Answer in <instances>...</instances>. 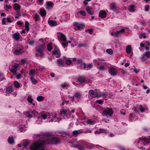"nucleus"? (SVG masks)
<instances>
[{"mask_svg":"<svg viewBox=\"0 0 150 150\" xmlns=\"http://www.w3.org/2000/svg\"><path fill=\"white\" fill-rule=\"evenodd\" d=\"M51 135L49 132H47V144L57 145L61 142L60 138L56 137H49Z\"/></svg>","mask_w":150,"mask_h":150,"instance_id":"1","label":"nucleus"},{"mask_svg":"<svg viewBox=\"0 0 150 150\" xmlns=\"http://www.w3.org/2000/svg\"><path fill=\"white\" fill-rule=\"evenodd\" d=\"M30 150H44L42 144L38 143H33L30 147Z\"/></svg>","mask_w":150,"mask_h":150,"instance_id":"2","label":"nucleus"},{"mask_svg":"<svg viewBox=\"0 0 150 150\" xmlns=\"http://www.w3.org/2000/svg\"><path fill=\"white\" fill-rule=\"evenodd\" d=\"M48 114L49 117H47V121L49 122H55L58 120L57 115L55 112L51 113L50 114L47 113V115Z\"/></svg>","mask_w":150,"mask_h":150,"instance_id":"3","label":"nucleus"},{"mask_svg":"<svg viewBox=\"0 0 150 150\" xmlns=\"http://www.w3.org/2000/svg\"><path fill=\"white\" fill-rule=\"evenodd\" d=\"M57 38L59 41H67V38L65 35L61 32H58L57 34Z\"/></svg>","mask_w":150,"mask_h":150,"instance_id":"4","label":"nucleus"},{"mask_svg":"<svg viewBox=\"0 0 150 150\" xmlns=\"http://www.w3.org/2000/svg\"><path fill=\"white\" fill-rule=\"evenodd\" d=\"M52 54L56 56V57L59 58L61 56V53L57 46H55L54 50L52 51Z\"/></svg>","mask_w":150,"mask_h":150,"instance_id":"5","label":"nucleus"},{"mask_svg":"<svg viewBox=\"0 0 150 150\" xmlns=\"http://www.w3.org/2000/svg\"><path fill=\"white\" fill-rule=\"evenodd\" d=\"M103 114L105 116L108 115L112 116L113 113V111L111 108H108L103 110Z\"/></svg>","mask_w":150,"mask_h":150,"instance_id":"6","label":"nucleus"},{"mask_svg":"<svg viewBox=\"0 0 150 150\" xmlns=\"http://www.w3.org/2000/svg\"><path fill=\"white\" fill-rule=\"evenodd\" d=\"M73 24V25L79 30L84 28L85 27L83 24L79 23L77 22H74Z\"/></svg>","mask_w":150,"mask_h":150,"instance_id":"7","label":"nucleus"},{"mask_svg":"<svg viewBox=\"0 0 150 150\" xmlns=\"http://www.w3.org/2000/svg\"><path fill=\"white\" fill-rule=\"evenodd\" d=\"M97 90V89H95V91L92 90H89V93L90 96L93 98L96 97L98 98V92L96 91Z\"/></svg>","mask_w":150,"mask_h":150,"instance_id":"8","label":"nucleus"},{"mask_svg":"<svg viewBox=\"0 0 150 150\" xmlns=\"http://www.w3.org/2000/svg\"><path fill=\"white\" fill-rule=\"evenodd\" d=\"M44 43L37 46L36 47V51L41 53L44 49Z\"/></svg>","mask_w":150,"mask_h":150,"instance_id":"9","label":"nucleus"},{"mask_svg":"<svg viewBox=\"0 0 150 150\" xmlns=\"http://www.w3.org/2000/svg\"><path fill=\"white\" fill-rule=\"evenodd\" d=\"M109 72L112 76L115 75L117 72V70L114 67H111L108 69Z\"/></svg>","mask_w":150,"mask_h":150,"instance_id":"10","label":"nucleus"},{"mask_svg":"<svg viewBox=\"0 0 150 150\" xmlns=\"http://www.w3.org/2000/svg\"><path fill=\"white\" fill-rule=\"evenodd\" d=\"M24 48L23 47H21L18 49L16 50L13 52L16 55H19L21 54L23 52H25L23 51Z\"/></svg>","mask_w":150,"mask_h":150,"instance_id":"11","label":"nucleus"},{"mask_svg":"<svg viewBox=\"0 0 150 150\" xmlns=\"http://www.w3.org/2000/svg\"><path fill=\"white\" fill-rule=\"evenodd\" d=\"M99 16L102 18H105L107 16V13L105 11L101 10L99 13Z\"/></svg>","mask_w":150,"mask_h":150,"instance_id":"12","label":"nucleus"},{"mask_svg":"<svg viewBox=\"0 0 150 150\" xmlns=\"http://www.w3.org/2000/svg\"><path fill=\"white\" fill-rule=\"evenodd\" d=\"M86 10L89 14L92 15H94V12L93 10L92 7L90 6H87L86 8Z\"/></svg>","mask_w":150,"mask_h":150,"instance_id":"13","label":"nucleus"},{"mask_svg":"<svg viewBox=\"0 0 150 150\" xmlns=\"http://www.w3.org/2000/svg\"><path fill=\"white\" fill-rule=\"evenodd\" d=\"M110 8L111 10L114 11H116L117 10V6L115 3H112L110 5Z\"/></svg>","mask_w":150,"mask_h":150,"instance_id":"14","label":"nucleus"},{"mask_svg":"<svg viewBox=\"0 0 150 150\" xmlns=\"http://www.w3.org/2000/svg\"><path fill=\"white\" fill-rule=\"evenodd\" d=\"M79 14L82 16H86V12L84 11L80 10L76 13L75 14L76 17H78Z\"/></svg>","mask_w":150,"mask_h":150,"instance_id":"15","label":"nucleus"},{"mask_svg":"<svg viewBox=\"0 0 150 150\" xmlns=\"http://www.w3.org/2000/svg\"><path fill=\"white\" fill-rule=\"evenodd\" d=\"M19 65L18 64H15L12 66V68L11 70V71L13 73H15L17 70V69L18 68Z\"/></svg>","mask_w":150,"mask_h":150,"instance_id":"16","label":"nucleus"},{"mask_svg":"<svg viewBox=\"0 0 150 150\" xmlns=\"http://www.w3.org/2000/svg\"><path fill=\"white\" fill-rule=\"evenodd\" d=\"M20 35L18 32H17L13 35V37L16 41H18L20 38Z\"/></svg>","mask_w":150,"mask_h":150,"instance_id":"17","label":"nucleus"},{"mask_svg":"<svg viewBox=\"0 0 150 150\" xmlns=\"http://www.w3.org/2000/svg\"><path fill=\"white\" fill-rule=\"evenodd\" d=\"M86 80V78L84 76H80L77 79V81L81 83H82L85 82Z\"/></svg>","mask_w":150,"mask_h":150,"instance_id":"18","label":"nucleus"},{"mask_svg":"<svg viewBox=\"0 0 150 150\" xmlns=\"http://www.w3.org/2000/svg\"><path fill=\"white\" fill-rule=\"evenodd\" d=\"M48 23L51 27L56 26L57 25V22L55 21L50 20L48 21Z\"/></svg>","mask_w":150,"mask_h":150,"instance_id":"19","label":"nucleus"},{"mask_svg":"<svg viewBox=\"0 0 150 150\" xmlns=\"http://www.w3.org/2000/svg\"><path fill=\"white\" fill-rule=\"evenodd\" d=\"M141 140H143L146 143H148L150 142V137L146 138V137H142L139 138Z\"/></svg>","mask_w":150,"mask_h":150,"instance_id":"20","label":"nucleus"},{"mask_svg":"<svg viewBox=\"0 0 150 150\" xmlns=\"http://www.w3.org/2000/svg\"><path fill=\"white\" fill-rule=\"evenodd\" d=\"M107 93L106 92H98V98L102 97L104 98H106L107 96Z\"/></svg>","mask_w":150,"mask_h":150,"instance_id":"21","label":"nucleus"},{"mask_svg":"<svg viewBox=\"0 0 150 150\" xmlns=\"http://www.w3.org/2000/svg\"><path fill=\"white\" fill-rule=\"evenodd\" d=\"M57 62L58 65L60 67L63 66L64 64V61L61 59H57Z\"/></svg>","mask_w":150,"mask_h":150,"instance_id":"22","label":"nucleus"},{"mask_svg":"<svg viewBox=\"0 0 150 150\" xmlns=\"http://www.w3.org/2000/svg\"><path fill=\"white\" fill-rule=\"evenodd\" d=\"M74 96L76 98L80 99L81 98L82 95L80 92L77 91L74 93Z\"/></svg>","mask_w":150,"mask_h":150,"instance_id":"23","label":"nucleus"},{"mask_svg":"<svg viewBox=\"0 0 150 150\" xmlns=\"http://www.w3.org/2000/svg\"><path fill=\"white\" fill-rule=\"evenodd\" d=\"M136 7L135 5H132L128 8V10L130 12H134L135 11Z\"/></svg>","mask_w":150,"mask_h":150,"instance_id":"24","label":"nucleus"},{"mask_svg":"<svg viewBox=\"0 0 150 150\" xmlns=\"http://www.w3.org/2000/svg\"><path fill=\"white\" fill-rule=\"evenodd\" d=\"M68 112L67 110L62 109L60 112V115L61 116H62L63 115H67V114H68Z\"/></svg>","mask_w":150,"mask_h":150,"instance_id":"25","label":"nucleus"},{"mask_svg":"<svg viewBox=\"0 0 150 150\" xmlns=\"http://www.w3.org/2000/svg\"><path fill=\"white\" fill-rule=\"evenodd\" d=\"M41 117L43 119H46L47 117V114L46 112L43 111L40 113Z\"/></svg>","mask_w":150,"mask_h":150,"instance_id":"26","label":"nucleus"},{"mask_svg":"<svg viewBox=\"0 0 150 150\" xmlns=\"http://www.w3.org/2000/svg\"><path fill=\"white\" fill-rule=\"evenodd\" d=\"M13 7L16 11H19L21 7L20 5L17 4H14L13 5Z\"/></svg>","mask_w":150,"mask_h":150,"instance_id":"27","label":"nucleus"},{"mask_svg":"<svg viewBox=\"0 0 150 150\" xmlns=\"http://www.w3.org/2000/svg\"><path fill=\"white\" fill-rule=\"evenodd\" d=\"M46 11L44 9L41 8L40 9V14L42 17L46 15Z\"/></svg>","mask_w":150,"mask_h":150,"instance_id":"28","label":"nucleus"},{"mask_svg":"<svg viewBox=\"0 0 150 150\" xmlns=\"http://www.w3.org/2000/svg\"><path fill=\"white\" fill-rule=\"evenodd\" d=\"M132 48L131 46L128 45L127 46L126 48V52L127 54H129L132 52Z\"/></svg>","mask_w":150,"mask_h":150,"instance_id":"29","label":"nucleus"},{"mask_svg":"<svg viewBox=\"0 0 150 150\" xmlns=\"http://www.w3.org/2000/svg\"><path fill=\"white\" fill-rule=\"evenodd\" d=\"M8 142L10 144H12L14 143V139L12 137H9L8 139Z\"/></svg>","mask_w":150,"mask_h":150,"instance_id":"30","label":"nucleus"},{"mask_svg":"<svg viewBox=\"0 0 150 150\" xmlns=\"http://www.w3.org/2000/svg\"><path fill=\"white\" fill-rule=\"evenodd\" d=\"M148 58V57L144 53L143 54L142 57L141 58V60L142 62H143L146 60Z\"/></svg>","mask_w":150,"mask_h":150,"instance_id":"31","label":"nucleus"},{"mask_svg":"<svg viewBox=\"0 0 150 150\" xmlns=\"http://www.w3.org/2000/svg\"><path fill=\"white\" fill-rule=\"evenodd\" d=\"M52 49V42H50L47 44V50L49 51H51Z\"/></svg>","mask_w":150,"mask_h":150,"instance_id":"32","label":"nucleus"},{"mask_svg":"<svg viewBox=\"0 0 150 150\" xmlns=\"http://www.w3.org/2000/svg\"><path fill=\"white\" fill-rule=\"evenodd\" d=\"M23 146L25 148L30 143V142L28 140H24L23 141Z\"/></svg>","mask_w":150,"mask_h":150,"instance_id":"33","label":"nucleus"},{"mask_svg":"<svg viewBox=\"0 0 150 150\" xmlns=\"http://www.w3.org/2000/svg\"><path fill=\"white\" fill-rule=\"evenodd\" d=\"M13 88L11 86H9L6 89V91L8 92H12L13 91Z\"/></svg>","mask_w":150,"mask_h":150,"instance_id":"34","label":"nucleus"},{"mask_svg":"<svg viewBox=\"0 0 150 150\" xmlns=\"http://www.w3.org/2000/svg\"><path fill=\"white\" fill-rule=\"evenodd\" d=\"M34 18L36 21H38L40 20L39 16L37 14H35V15Z\"/></svg>","mask_w":150,"mask_h":150,"instance_id":"35","label":"nucleus"},{"mask_svg":"<svg viewBox=\"0 0 150 150\" xmlns=\"http://www.w3.org/2000/svg\"><path fill=\"white\" fill-rule=\"evenodd\" d=\"M25 27L26 28V30L27 31H28L29 30V23L27 21H26L25 22Z\"/></svg>","mask_w":150,"mask_h":150,"instance_id":"36","label":"nucleus"},{"mask_svg":"<svg viewBox=\"0 0 150 150\" xmlns=\"http://www.w3.org/2000/svg\"><path fill=\"white\" fill-rule=\"evenodd\" d=\"M44 98L42 96H39L37 98V100L38 101H41L43 100Z\"/></svg>","mask_w":150,"mask_h":150,"instance_id":"37","label":"nucleus"},{"mask_svg":"<svg viewBox=\"0 0 150 150\" xmlns=\"http://www.w3.org/2000/svg\"><path fill=\"white\" fill-rule=\"evenodd\" d=\"M63 42L62 43V45L63 47L65 48L68 46V43L65 42Z\"/></svg>","mask_w":150,"mask_h":150,"instance_id":"38","label":"nucleus"},{"mask_svg":"<svg viewBox=\"0 0 150 150\" xmlns=\"http://www.w3.org/2000/svg\"><path fill=\"white\" fill-rule=\"evenodd\" d=\"M53 3L51 2L48 1L47 2V7H51L52 8L53 7Z\"/></svg>","mask_w":150,"mask_h":150,"instance_id":"39","label":"nucleus"},{"mask_svg":"<svg viewBox=\"0 0 150 150\" xmlns=\"http://www.w3.org/2000/svg\"><path fill=\"white\" fill-rule=\"evenodd\" d=\"M78 46L79 47H86V45L85 44H79L78 45Z\"/></svg>","mask_w":150,"mask_h":150,"instance_id":"40","label":"nucleus"},{"mask_svg":"<svg viewBox=\"0 0 150 150\" xmlns=\"http://www.w3.org/2000/svg\"><path fill=\"white\" fill-rule=\"evenodd\" d=\"M30 79L33 83L35 84L37 83V81L35 80L33 77H31Z\"/></svg>","mask_w":150,"mask_h":150,"instance_id":"41","label":"nucleus"},{"mask_svg":"<svg viewBox=\"0 0 150 150\" xmlns=\"http://www.w3.org/2000/svg\"><path fill=\"white\" fill-rule=\"evenodd\" d=\"M14 84L16 88H18L19 87L20 85L19 83L17 81H15L14 82Z\"/></svg>","mask_w":150,"mask_h":150,"instance_id":"42","label":"nucleus"},{"mask_svg":"<svg viewBox=\"0 0 150 150\" xmlns=\"http://www.w3.org/2000/svg\"><path fill=\"white\" fill-rule=\"evenodd\" d=\"M80 67H81L82 69L85 70L86 69V64L85 63H83L82 64H80Z\"/></svg>","mask_w":150,"mask_h":150,"instance_id":"43","label":"nucleus"},{"mask_svg":"<svg viewBox=\"0 0 150 150\" xmlns=\"http://www.w3.org/2000/svg\"><path fill=\"white\" fill-rule=\"evenodd\" d=\"M150 7V6L149 5H145L144 7V11L146 12L148 11L149 10Z\"/></svg>","mask_w":150,"mask_h":150,"instance_id":"44","label":"nucleus"},{"mask_svg":"<svg viewBox=\"0 0 150 150\" xmlns=\"http://www.w3.org/2000/svg\"><path fill=\"white\" fill-rule=\"evenodd\" d=\"M30 111H28L26 112V115H27V116L29 117V118H31L32 117L33 115H31L30 113Z\"/></svg>","mask_w":150,"mask_h":150,"instance_id":"45","label":"nucleus"},{"mask_svg":"<svg viewBox=\"0 0 150 150\" xmlns=\"http://www.w3.org/2000/svg\"><path fill=\"white\" fill-rule=\"evenodd\" d=\"M106 52L110 55H112V51L111 49H107L106 50Z\"/></svg>","mask_w":150,"mask_h":150,"instance_id":"46","label":"nucleus"},{"mask_svg":"<svg viewBox=\"0 0 150 150\" xmlns=\"http://www.w3.org/2000/svg\"><path fill=\"white\" fill-rule=\"evenodd\" d=\"M27 100L28 102L30 103H32L33 99L31 98V96H29L27 99Z\"/></svg>","mask_w":150,"mask_h":150,"instance_id":"47","label":"nucleus"},{"mask_svg":"<svg viewBox=\"0 0 150 150\" xmlns=\"http://www.w3.org/2000/svg\"><path fill=\"white\" fill-rule=\"evenodd\" d=\"M86 123L87 124L89 125H92L93 124V121L90 120H87L86 121Z\"/></svg>","mask_w":150,"mask_h":150,"instance_id":"48","label":"nucleus"},{"mask_svg":"<svg viewBox=\"0 0 150 150\" xmlns=\"http://www.w3.org/2000/svg\"><path fill=\"white\" fill-rule=\"evenodd\" d=\"M86 33H88L90 34H91L93 33V30L92 29H88L86 30Z\"/></svg>","mask_w":150,"mask_h":150,"instance_id":"49","label":"nucleus"},{"mask_svg":"<svg viewBox=\"0 0 150 150\" xmlns=\"http://www.w3.org/2000/svg\"><path fill=\"white\" fill-rule=\"evenodd\" d=\"M57 133L59 134H62L64 135H66L67 134V132L61 131H58Z\"/></svg>","mask_w":150,"mask_h":150,"instance_id":"50","label":"nucleus"},{"mask_svg":"<svg viewBox=\"0 0 150 150\" xmlns=\"http://www.w3.org/2000/svg\"><path fill=\"white\" fill-rule=\"evenodd\" d=\"M65 63L67 65H70L71 63V61L69 59H67L66 60Z\"/></svg>","mask_w":150,"mask_h":150,"instance_id":"51","label":"nucleus"},{"mask_svg":"<svg viewBox=\"0 0 150 150\" xmlns=\"http://www.w3.org/2000/svg\"><path fill=\"white\" fill-rule=\"evenodd\" d=\"M145 53L148 58H150V51L146 52Z\"/></svg>","mask_w":150,"mask_h":150,"instance_id":"52","label":"nucleus"},{"mask_svg":"<svg viewBox=\"0 0 150 150\" xmlns=\"http://www.w3.org/2000/svg\"><path fill=\"white\" fill-rule=\"evenodd\" d=\"M96 102L100 104H101L103 103V101L101 100H98L96 101Z\"/></svg>","mask_w":150,"mask_h":150,"instance_id":"53","label":"nucleus"},{"mask_svg":"<svg viewBox=\"0 0 150 150\" xmlns=\"http://www.w3.org/2000/svg\"><path fill=\"white\" fill-rule=\"evenodd\" d=\"M139 109L140 111L142 112H144L145 111L144 108H143L142 105H140L139 106Z\"/></svg>","mask_w":150,"mask_h":150,"instance_id":"54","label":"nucleus"},{"mask_svg":"<svg viewBox=\"0 0 150 150\" xmlns=\"http://www.w3.org/2000/svg\"><path fill=\"white\" fill-rule=\"evenodd\" d=\"M93 66L92 64H89L87 65V70L91 69L92 67Z\"/></svg>","mask_w":150,"mask_h":150,"instance_id":"55","label":"nucleus"},{"mask_svg":"<svg viewBox=\"0 0 150 150\" xmlns=\"http://www.w3.org/2000/svg\"><path fill=\"white\" fill-rule=\"evenodd\" d=\"M83 61L81 59H80L77 60V64H80H80H83V63H82Z\"/></svg>","mask_w":150,"mask_h":150,"instance_id":"56","label":"nucleus"},{"mask_svg":"<svg viewBox=\"0 0 150 150\" xmlns=\"http://www.w3.org/2000/svg\"><path fill=\"white\" fill-rule=\"evenodd\" d=\"M78 149L79 150H84V148L83 146L80 145H79Z\"/></svg>","mask_w":150,"mask_h":150,"instance_id":"57","label":"nucleus"},{"mask_svg":"<svg viewBox=\"0 0 150 150\" xmlns=\"http://www.w3.org/2000/svg\"><path fill=\"white\" fill-rule=\"evenodd\" d=\"M118 33H117V31L116 32H114L112 33L111 35L113 36H114L116 37H117L118 36Z\"/></svg>","mask_w":150,"mask_h":150,"instance_id":"58","label":"nucleus"},{"mask_svg":"<svg viewBox=\"0 0 150 150\" xmlns=\"http://www.w3.org/2000/svg\"><path fill=\"white\" fill-rule=\"evenodd\" d=\"M35 71L34 70H31L29 73V74H30L31 75H33L34 74H35Z\"/></svg>","mask_w":150,"mask_h":150,"instance_id":"59","label":"nucleus"},{"mask_svg":"<svg viewBox=\"0 0 150 150\" xmlns=\"http://www.w3.org/2000/svg\"><path fill=\"white\" fill-rule=\"evenodd\" d=\"M100 133H106L107 131L106 130L103 129H100Z\"/></svg>","mask_w":150,"mask_h":150,"instance_id":"60","label":"nucleus"},{"mask_svg":"<svg viewBox=\"0 0 150 150\" xmlns=\"http://www.w3.org/2000/svg\"><path fill=\"white\" fill-rule=\"evenodd\" d=\"M125 32V30L124 28H122L119 31H117V33H124Z\"/></svg>","mask_w":150,"mask_h":150,"instance_id":"61","label":"nucleus"},{"mask_svg":"<svg viewBox=\"0 0 150 150\" xmlns=\"http://www.w3.org/2000/svg\"><path fill=\"white\" fill-rule=\"evenodd\" d=\"M99 69L100 70H104L105 69V67L103 65L101 66L99 68Z\"/></svg>","mask_w":150,"mask_h":150,"instance_id":"62","label":"nucleus"},{"mask_svg":"<svg viewBox=\"0 0 150 150\" xmlns=\"http://www.w3.org/2000/svg\"><path fill=\"white\" fill-rule=\"evenodd\" d=\"M72 134L73 135H77L78 134V130H74L73 131Z\"/></svg>","mask_w":150,"mask_h":150,"instance_id":"63","label":"nucleus"},{"mask_svg":"<svg viewBox=\"0 0 150 150\" xmlns=\"http://www.w3.org/2000/svg\"><path fill=\"white\" fill-rule=\"evenodd\" d=\"M68 86V85L67 83H64L63 84H62L61 85V86L62 87L64 88V87H65L67 86Z\"/></svg>","mask_w":150,"mask_h":150,"instance_id":"64","label":"nucleus"}]
</instances>
